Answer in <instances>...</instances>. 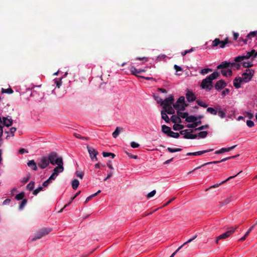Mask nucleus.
Listing matches in <instances>:
<instances>
[{"label":"nucleus","mask_w":257,"mask_h":257,"mask_svg":"<svg viewBox=\"0 0 257 257\" xmlns=\"http://www.w3.org/2000/svg\"><path fill=\"white\" fill-rule=\"evenodd\" d=\"M219 75V73L218 72L215 71L206 78L203 79L200 85L201 88L207 91L211 90L213 87L212 84L213 80L217 79Z\"/></svg>","instance_id":"nucleus-1"},{"label":"nucleus","mask_w":257,"mask_h":257,"mask_svg":"<svg viewBox=\"0 0 257 257\" xmlns=\"http://www.w3.org/2000/svg\"><path fill=\"white\" fill-rule=\"evenodd\" d=\"M253 70L249 69H246L245 72H244L242 75V77H236L235 81H236L237 80H239L240 82H248L251 80L253 76Z\"/></svg>","instance_id":"nucleus-2"},{"label":"nucleus","mask_w":257,"mask_h":257,"mask_svg":"<svg viewBox=\"0 0 257 257\" xmlns=\"http://www.w3.org/2000/svg\"><path fill=\"white\" fill-rule=\"evenodd\" d=\"M188 105L185 102V97L182 96L178 99L175 103H173V106L174 109L179 111L184 110Z\"/></svg>","instance_id":"nucleus-3"},{"label":"nucleus","mask_w":257,"mask_h":257,"mask_svg":"<svg viewBox=\"0 0 257 257\" xmlns=\"http://www.w3.org/2000/svg\"><path fill=\"white\" fill-rule=\"evenodd\" d=\"M47 157L49 163H51L53 165H55L63 161L62 158L58 157L57 153L55 152L49 154Z\"/></svg>","instance_id":"nucleus-4"},{"label":"nucleus","mask_w":257,"mask_h":257,"mask_svg":"<svg viewBox=\"0 0 257 257\" xmlns=\"http://www.w3.org/2000/svg\"><path fill=\"white\" fill-rule=\"evenodd\" d=\"M237 227H231L228 228V230L225 232L219 235L216 237L215 243L217 244L218 243V241L220 239H226L229 237L231 235H232L235 231Z\"/></svg>","instance_id":"nucleus-5"},{"label":"nucleus","mask_w":257,"mask_h":257,"mask_svg":"<svg viewBox=\"0 0 257 257\" xmlns=\"http://www.w3.org/2000/svg\"><path fill=\"white\" fill-rule=\"evenodd\" d=\"M228 43L229 41L228 38H226L224 41H221L219 38H216L213 41L211 46L212 48L219 46V48H223Z\"/></svg>","instance_id":"nucleus-6"},{"label":"nucleus","mask_w":257,"mask_h":257,"mask_svg":"<svg viewBox=\"0 0 257 257\" xmlns=\"http://www.w3.org/2000/svg\"><path fill=\"white\" fill-rule=\"evenodd\" d=\"M87 151L89 153L90 157L92 161H97V155L98 154V152L95 150L93 147L87 146Z\"/></svg>","instance_id":"nucleus-7"},{"label":"nucleus","mask_w":257,"mask_h":257,"mask_svg":"<svg viewBox=\"0 0 257 257\" xmlns=\"http://www.w3.org/2000/svg\"><path fill=\"white\" fill-rule=\"evenodd\" d=\"M174 101V98L173 96L170 95L168 98H166L165 100H163V102L161 103V105L163 106V108H164L171 106L173 104Z\"/></svg>","instance_id":"nucleus-8"},{"label":"nucleus","mask_w":257,"mask_h":257,"mask_svg":"<svg viewBox=\"0 0 257 257\" xmlns=\"http://www.w3.org/2000/svg\"><path fill=\"white\" fill-rule=\"evenodd\" d=\"M49 162L47 156L42 157L38 163V166L42 169L47 167L49 165Z\"/></svg>","instance_id":"nucleus-9"},{"label":"nucleus","mask_w":257,"mask_h":257,"mask_svg":"<svg viewBox=\"0 0 257 257\" xmlns=\"http://www.w3.org/2000/svg\"><path fill=\"white\" fill-rule=\"evenodd\" d=\"M226 83L223 80H220L216 82L214 85L215 89L219 90L224 88L226 86Z\"/></svg>","instance_id":"nucleus-10"},{"label":"nucleus","mask_w":257,"mask_h":257,"mask_svg":"<svg viewBox=\"0 0 257 257\" xmlns=\"http://www.w3.org/2000/svg\"><path fill=\"white\" fill-rule=\"evenodd\" d=\"M225 161H222V159L220 160V161H213V162H208V163H205L203 165H202L201 166H200L199 167H197L196 168H195L194 170H193L192 171H190L188 173V174L193 172L194 171H195L196 170H197V169H200L201 167H204V166H205L206 165H210V164H218V163H221V162H224Z\"/></svg>","instance_id":"nucleus-11"},{"label":"nucleus","mask_w":257,"mask_h":257,"mask_svg":"<svg viewBox=\"0 0 257 257\" xmlns=\"http://www.w3.org/2000/svg\"><path fill=\"white\" fill-rule=\"evenodd\" d=\"M3 123L5 126L9 127L12 125L13 120L11 117L9 116H8L7 117H3Z\"/></svg>","instance_id":"nucleus-12"},{"label":"nucleus","mask_w":257,"mask_h":257,"mask_svg":"<svg viewBox=\"0 0 257 257\" xmlns=\"http://www.w3.org/2000/svg\"><path fill=\"white\" fill-rule=\"evenodd\" d=\"M242 171H240L239 172H238L237 174H236L235 175H234V176H230L229 177H228V178H227L225 180L223 181H222L220 183H217L213 186H211L209 189H211V188H216V187H219L220 185H221V184H223L224 183H225V182H226L227 181L230 180L231 179H232L233 178H234L235 176H236L237 175H238L240 173H241ZM209 189H207L206 190V191H207Z\"/></svg>","instance_id":"nucleus-13"},{"label":"nucleus","mask_w":257,"mask_h":257,"mask_svg":"<svg viewBox=\"0 0 257 257\" xmlns=\"http://www.w3.org/2000/svg\"><path fill=\"white\" fill-rule=\"evenodd\" d=\"M56 165H57V166L54 169L53 172L56 173L57 175H58L59 173H61L64 171L63 162L62 161Z\"/></svg>","instance_id":"nucleus-14"},{"label":"nucleus","mask_w":257,"mask_h":257,"mask_svg":"<svg viewBox=\"0 0 257 257\" xmlns=\"http://www.w3.org/2000/svg\"><path fill=\"white\" fill-rule=\"evenodd\" d=\"M213 150H214L213 149H209L207 150L198 151V152H193V153H187L186 155L187 156H191V155L200 156V155L203 154L204 153L211 152V151H213Z\"/></svg>","instance_id":"nucleus-15"},{"label":"nucleus","mask_w":257,"mask_h":257,"mask_svg":"<svg viewBox=\"0 0 257 257\" xmlns=\"http://www.w3.org/2000/svg\"><path fill=\"white\" fill-rule=\"evenodd\" d=\"M186 97L189 102L193 101L196 99V96L194 93L189 90L186 94Z\"/></svg>","instance_id":"nucleus-16"},{"label":"nucleus","mask_w":257,"mask_h":257,"mask_svg":"<svg viewBox=\"0 0 257 257\" xmlns=\"http://www.w3.org/2000/svg\"><path fill=\"white\" fill-rule=\"evenodd\" d=\"M244 59H248L251 56H253L254 58L257 56V52H255V50H252L250 52H248L245 55H242Z\"/></svg>","instance_id":"nucleus-17"},{"label":"nucleus","mask_w":257,"mask_h":257,"mask_svg":"<svg viewBox=\"0 0 257 257\" xmlns=\"http://www.w3.org/2000/svg\"><path fill=\"white\" fill-rule=\"evenodd\" d=\"M231 64L229 62H227V61H223L221 62L220 64L217 66V69H224L225 68H227L231 66Z\"/></svg>","instance_id":"nucleus-18"},{"label":"nucleus","mask_w":257,"mask_h":257,"mask_svg":"<svg viewBox=\"0 0 257 257\" xmlns=\"http://www.w3.org/2000/svg\"><path fill=\"white\" fill-rule=\"evenodd\" d=\"M27 165L32 168L33 170L36 171L37 170V166L34 160H30L27 163Z\"/></svg>","instance_id":"nucleus-19"},{"label":"nucleus","mask_w":257,"mask_h":257,"mask_svg":"<svg viewBox=\"0 0 257 257\" xmlns=\"http://www.w3.org/2000/svg\"><path fill=\"white\" fill-rule=\"evenodd\" d=\"M162 131L169 136V134H171L172 131L171 128L165 124L162 125Z\"/></svg>","instance_id":"nucleus-20"},{"label":"nucleus","mask_w":257,"mask_h":257,"mask_svg":"<svg viewBox=\"0 0 257 257\" xmlns=\"http://www.w3.org/2000/svg\"><path fill=\"white\" fill-rule=\"evenodd\" d=\"M123 128L122 127H116L115 131L113 132L112 135V137L114 138H116L120 132L122 131H123Z\"/></svg>","instance_id":"nucleus-21"},{"label":"nucleus","mask_w":257,"mask_h":257,"mask_svg":"<svg viewBox=\"0 0 257 257\" xmlns=\"http://www.w3.org/2000/svg\"><path fill=\"white\" fill-rule=\"evenodd\" d=\"M170 119L173 123H175L181 122V119L178 115H173L171 117Z\"/></svg>","instance_id":"nucleus-22"},{"label":"nucleus","mask_w":257,"mask_h":257,"mask_svg":"<svg viewBox=\"0 0 257 257\" xmlns=\"http://www.w3.org/2000/svg\"><path fill=\"white\" fill-rule=\"evenodd\" d=\"M164 111L166 113H168L169 114H173L175 113V110L174 109L172 105L164 108Z\"/></svg>","instance_id":"nucleus-23"},{"label":"nucleus","mask_w":257,"mask_h":257,"mask_svg":"<svg viewBox=\"0 0 257 257\" xmlns=\"http://www.w3.org/2000/svg\"><path fill=\"white\" fill-rule=\"evenodd\" d=\"M130 71L131 72L132 74L137 76V77H140L141 76H139L138 75V74L140 73V71L139 70H137L135 66H131L130 68Z\"/></svg>","instance_id":"nucleus-24"},{"label":"nucleus","mask_w":257,"mask_h":257,"mask_svg":"<svg viewBox=\"0 0 257 257\" xmlns=\"http://www.w3.org/2000/svg\"><path fill=\"white\" fill-rule=\"evenodd\" d=\"M193 123L191 124H188L186 126L188 128H195L198 126L199 124L201 123V121L200 120L199 121H195L192 122Z\"/></svg>","instance_id":"nucleus-25"},{"label":"nucleus","mask_w":257,"mask_h":257,"mask_svg":"<svg viewBox=\"0 0 257 257\" xmlns=\"http://www.w3.org/2000/svg\"><path fill=\"white\" fill-rule=\"evenodd\" d=\"M221 74L224 76H231L232 74V72L231 69H228L225 70L224 69H222L221 71Z\"/></svg>","instance_id":"nucleus-26"},{"label":"nucleus","mask_w":257,"mask_h":257,"mask_svg":"<svg viewBox=\"0 0 257 257\" xmlns=\"http://www.w3.org/2000/svg\"><path fill=\"white\" fill-rule=\"evenodd\" d=\"M161 117L163 119H164L166 122L169 123L170 122V118L167 115V113L164 111V110H162L161 112Z\"/></svg>","instance_id":"nucleus-27"},{"label":"nucleus","mask_w":257,"mask_h":257,"mask_svg":"<svg viewBox=\"0 0 257 257\" xmlns=\"http://www.w3.org/2000/svg\"><path fill=\"white\" fill-rule=\"evenodd\" d=\"M185 120L188 122H192L197 120V117L193 115L189 116L188 115Z\"/></svg>","instance_id":"nucleus-28"},{"label":"nucleus","mask_w":257,"mask_h":257,"mask_svg":"<svg viewBox=\"0 0 257 257\" xmlns=\"http://www.w3.org/2000/svg\"><path fill=\"white\" fill-rule=\"evenodd\" d=\"M40 230L43 236H44L50 233L52 231V229L50 228H44Z\"/></svg>","instance_id":"nucleus-29"},{"label":"nucleus","mask_w":257,"mask_h":257,"mask_svg":"<svg viewBox=\"0 0 257 257\" xmlns=\"http://www.w3.org/2000/svg\"><path fill=\"white\" fill-rule=\"evenodd\" d=\"M207 111L211 114L216 115L217 113V108L215 109L213 107H208L207 108Z\"/></svg>","instance_id":"nucleus-30"},{"label":"nucleus","mask_w":257,"mask_h":257,"mask_svg":"<svg viewBox=\"0 0 257 257\" xmlns=\"http://www.w3.org/2000/svg\"><path fill=\"white\" fill-rule=\"evenodd\" d=\"M180 111V110L177 111V115L180 117V118L182 117L183 118H185V119H186L188 115V113L186 112H182Z\"/></svg>","instance_id":"nucleus-31"},{"label":"nucleus","mask_w":257,"mask_h":257,"mask_svg":"<svg viewBox=\"0 0 257 257\" xmlns=\"http://www.w3.org/2000/svg\"><path fill=\"white\" fill-rule=\"evenodd\" d=\"M79 184V182L77 179H74L72 181V187L73 189L76 190Z\"/></svg>","instance_id":"nucleus-32"},{"label":"nucleus","mask_w":257,"mask_h":257,"mask_svg":"<svg viewBox=\"0 0 257 257\" xmlns=\"http://www.w3.org/2000/svg\"><path fill=\"white\" fill-rule=\"evenodd\" d=\"M35 186V182L31 181L26 186V188L27 190L29 191H32L34 188Z\"/></svg>","instance_id":"nucleus-33"},{"label":"nucleus","mask_w":257,"mask_h":257,"mask_svg":"<svg viewBox=\"0 0 257 257\" xmlns=\"http://www.w3.org/2000/svg\"><path fill=\"white\" fill-rule=\"evenodd\" d=\"M242 66L244 68H249L253 66V64H252V61H244L242 63Z\"/></svg>","instance_id":"nucleus-34"},{"label":"nucleus","mask_w":257,"mask_h":257,"mask_svg":"<svg viewBox=\"0 0 257 257\" xmlns=\"http://www.w3.org/2000/svg\"><path fill=\"white\" fill-rule=\"evenodd\" d=\"M184 128V125L180 124H175L173 126L174 131H179Z\"/></svg>","instance_id":"nucleus-35"},{"label":"nucleus","mask_w":257,"mask_h":257,"mask_svg":"<svg viewBox=\"0 0 257 257\" xmlns=\"http://www.w3.org/2000/svg\"><path fill=\"white\" fill-rule=\"evenodd\" d=\"M217 112L218 115L222 118L225 117V113L221 109V108L219 107L217 108Z\"/></svg>","instance_id":"nucleus-36"},{"label":"nucleus","mask_w":257,"mask_h":257,"mask_svg":"<svg viewBox=\"0 0 257 257\" xmlns=\"http://www.w3.org/2000/svg\"><path fill=\"white\" fill-rule=\"evenodd\" d=\"M27 202H28V200L27 199H23L22 201L21 202H20L19 203V209H23L25 206L26 204L27 203Z\"/></svg>","instance_id":"nucleus-37"},{"label":"nucleus","mask_w":257,"mask_h":257,"mask_svg":"<svg viewBox=\"0 0 257 257\" xmlns=\"http://www.w3.org/2000/svg\"><path fill=\"white\" fill-rule=\"evenodd\" d=\"M24 196L25 193L24 192H21L16 196L15 198L18 200H21L24 199L23 198Z\"/></svg>","instance_id":"nucleus-38"},{"label":"nucleus","mask_w":257,"mask_h":257,"mask_svg":"<svg viewBox=\"0 0 257 257\" xmlns=\"http://www.w3.org/2000/svg\"><path fill=\"white\" fill-rule=\"evenodd\" d=\"M236 147V145H234V146H233L232 147H228V148H221V151H222L223 153H225V152H228L232 150V149H234Z\"/></svg>","instance_id":"nucleus-39"},{"label":"nucleus","mask_w":257,"mask_h":257,"mask_svg":"<svg viewBox=\"0 0 257 257\" xmlns=\"http://www.w3.org/2000/svg\"><path fill=\"white\" fill-rule=\"evenodd\" d=\"M207 135L208 132L207 131H202L198 134V137L200 138H204Z\"/></svg>","instance_id":"nucleus-40"},{"label":"nucleus","mask_w":257,"mask_h":257,"mask_svg":"<svg viewBox=\"0 0 257 257\" xmlns=\"http://www.w3.org/2000/svg\"><path fill=\"white\" fill-rule=\"evenodd\" d=\"M101 192L100 190H98L96 193L88 196L85 201V203L88 202L89 200H90L93 197L96 196L98 194H99Z\"/></svg>","instance_id":"nucleus-41"},{"label":"nucleus","mask_w":257,"mask_h":257,"mask_svg":"<svg viewBox=\"0 0 257 257\" xmlns=\"http://www.w3.org/2000/svg\"><path fill=\"white\" fill-rule=\"evenodd\" d=\"M102 155H103V156L104 157H107L111 156L112 157V158H114V157L115 156V154H113V153L105 152H103L102 153Z\"/></svg>","instance_id":"nucleus-42"},{"label":"nucleus","mask_w":257,"mask_h":257,"mask_svg":"<svg viewBox=\"0 0 257 257\" xmlns=\"http://www.w3.org/2000/svg\"><path fill=\"white\" fill-rule=\"evenodd\" d=\"M167 150L170 153H175V152L181 151L182 150V149H180V148H171L168 147L167 148Z\"/></svg>","instance_id":"nucleus-43"},{"label":"nucleus","mask_w":257,"mask_h":257,"mask_svg":"<svg viewBox=\"0 0 257 257\" xmlns=\"http://www.w3.org/2000/svg\"><path fill=\"white\" fill-rule=\"evenodd\" d=\"M197 103L200 106L206 108L207 107V104L204 102L203 101L201 100H197Z\"/></svg>","instance_id":"nucleus-44"},{"label":"nucleus","mask_w":257,"mask_h":257,"mask_svg":"<svg viewBox=\"0 0 257 257\" xmlns=\"http://www.w3.org/2000/svg\"><path fill=\"white\" fill-rule=\"evenodd\" d=\"M13 90L12 88H9L8 89H4L2 88V93H8V94H12L13 93Z\"/></svg>","instance_id":"nucleus-45"},{"label":"nucleus","mask_w":257,"mask_h":257,"mask_svg":"<svg viewBox=\"0 0 257 257\" xmlns=\"http://www.w3.org/2000/svg\"><path fill=\"white\" fill-rule=\"evenodd\" d=\"M242 82H240L239 80L235 81V79L233 81V85L236 88H239L240 87V84Z\"/></svg>","instance_id":"nucleus-46"},{"label":"nucleus","mask_w":257,"mask_h":257,"mask_svg":"<svg viewBox=\"0 0 257 257\" xmlns=\"http://www.w3.org/2000/svg\"><path fill=\"white\" fill-rule=\"evenodd\" d=\"M230 198H226L223 201L220 202L219 207H222L223 206H224V205L229 203L230 202Z\"/></svg>","instance_id":"nucleus-47"},{"label":"nucleus","mask_w":257,"mask_h":257,"mask_svg":"<svg viewBox=\"0 0 257 257\" xmlns=\"http://www.w3.org/2000/svg\"><path fill=\"white\" fill-rule=\"evenodd\" d=\"M43 236L41 233V232L40 230H39L35 235L34 238L33 239V240H35L38 239H40L41 237H42Z\"/></svg>","instance_id":"nucleus-48"},{"label":"nucleus","mask_w":257,"mask_h":257,"mask_svg":"<svg viewBox=\"0 0 257 257\" xmlns=\"http://www.w3.org/2000/svg\"><path fill=\"white\" fill-rule=\"evenodd\" d=\"M55 83L58 88H60L62 85V79L58 78L54 80Z\"/></svg>","instance_id":"nucleus-49"},{"label":"nucleus","mask_w":257,"mask_h":257,"mask_svg":"<svg viewBox=\"0 0 257 257\" xmlns=\"http://www.w3.org/2000/svg\"><path fill=\"white\" fill-rule=\"evenodd\" d=\"M212 69L210 68H204L203 69H202L201 71L200 72L201 74H207L210 72H212Z\"/></svg>","instance_id":"nucleus-50"},{"label":"nucleus","mask_w":257,"mask_h":257,"mask_svg":"<svg viewBox=\"0 0 257 257\" xmlns=\"http://www.w3.org/2000/svg\"><path fill=\"white\" fill-rule=\"evenodd\" d=\"M169 136L174 138H178L180 136L179 134L178 133H174L173 132H171V134H169Z\"/></svg>","instance_id":"nucleus-51"},{"label":"nucleus","mask_w":257,"mask_h":257,"mask_svg":"<svg viewBox=\"0 0 257 257\" xmlns=\"http://www.w3.org/2000/svg\"><path fill=\"white\" fill-rule=\"evenodd\" d=\"M193 132V130H191L190 132H187L184 136V138L186 139H191V136L192 135V133Z\"/></svg>","instance_id":"nucleus-52"},{"label":"nucleus","mask_w":257,"mask_h":257,"mask_svg":"<svg viewBox=\"0 0 257 257\" xmlns=\"http://www.w3.org/2000/svg\"><path fill=\"white\" fill-rule=\"evenodd\" d=\"M197 235L196 234L194 235L192 238H191L190 239H188L187 241L184 242L182 245H183V246H184V245L188 244V243L191 242L193 240H194L197 237Z\"/></svg>","instance_id":"nucleus-53"},{"label":"nucleus","mask_w":257,"mask_h":257,"mask_svg":"<svg viewBox=\"0 0 257 257\" xmlns=\"http://www.w3.org/2000/svg\"><path fill=\"white\" fill-rule=\"evenodd\" d=\"M175 199V198H173L172 199L169 200V201H168L166 203H164V204H163L161 206H160V207L158 208L157 209H160L161 208H163V207H165L166 206H167L168 204H169L172 201H173L174 199Z\"/></svg>","instance_id":"nucleus-54"},{"label":"nucleus","mask_w":257,"mask_h":257,"mask_svg":"<svg viewBox=\"0 0 257 257\" xmlns=\"http://www.w3.org/2000/svg\"><path fill=\"white\" fill-rule=\"evenodd\" d=\"M42 187H39L37 189H35L33 192V194L34 195H36L38 193H39L41 190H42Z\"/></svg>","instance_id":"nucleus-55"},{"label":"nucleus","mask_w":257,"mask_h":257,"mask_svg":"<svg viewBox=\"0 0 257 257\" xmlns=\"http://www.w3.org/2000/svg\"><path fill=\"white\" fill-rule=\"evenodd\" d=\"M243 60H244V57L243 56H238L234 59V61L236 62H240Z\"/></svg>","instance_id":"nucleus-56"},{"label":"nucleus","mask_w":257,"mask_h":257,"mask_svg":"<svg viewBox=\"0 0 257 257\" xmlns=\"http://www.w3.org/2000/svg\"><path fill=\"white\" fill-rule=\"evenodd\" d=\"M245 116L247 117L249 119H252L254 117L253 113L249 112H245Z\"/></svg>","instance_id":"nucleus-57"},{"label":"nucleus","mask_w":257,"mask_h":257,"mask_svg":"<svg viewBox=\"0 0 257 257\" xmlns=\"http://www.w3.org/2000/svg\"><path fill=\"white\" fill-rule=\"evenodd\" d=\"M57 175L56 173L53 172L48 179L51 182L52 180H55Z\"/></svg>","instance_id":"nucleus-58"},{"label":"nucleus","mask_w":257,"mask_h":257,"mask_svg":"<svg viewBox=\"0 0 257 257\" xmlns=\"http://www.w3.org/2000/svg\"><path fill=\"white\" fill-rule=\"evenodd\" d=\"M246 124L249 127H252L254 125V122L250 120L246 121Z\"/></svg>","instance_id":"nucleus-59"},{"label":"nucleus","mask_w":257,"mask_h":257,"mask_svg":"<svg viewBox=\"0 0 257 257\" xmlns=\"http://www.w3.org/2000/svg\"><path fill=\"white\" fill-rule=\"evenodd\" d=\"M154 97L157 102L161 105V103L163 102L162 99L158 96L154 95Z\"/></svg>","instance_id":"nucleus-60"},{"label":"nucleus","mask_w":257,"mask_h":257,"mask_svg":"<svg viewBox=\"0 0 257 257\" xmlns=\"http://www.w3.org/2000/svg\"><path fill=\"white\" fill-rule=\"evenodd\" d=\"M208 127V125H202L199 127L195 128V131H201Z\"/></svg>","instance_id":"nucleus-61"},{"label":"nucleus","mask_w":257,"mask_h":257,"mask_svg":"<svg viewBox=\"0 0 257 257\" xmlns=\"http://www.w3.org/2000/svg\"><path fill=\"white\" fill-rule=\"evenodd\" d=\"M229 92V89L228 88L225 89L221 92V95L223 97H224L226 94H228Z\"/></svg>","instance_id":"nucleus-62"},{"label":"nucleus","mask_w":257,"mask_h":257,"mask_svg":"<svg viewBox=\"0 0 257 257\" xmlns=\"http://www.w3.org/2000/svg\"><path fill=\"white\" fill-rule=\"evenodd\" d=\"M156 193V190H153L152 191H151V192H150L148 194L147 197L149 198L152 197L153 196H154L155 195Z\"/></svg>","instance_id":"nucleus-63"},{"label":"nucleus","mask_w":257,"mask_h":257,"mask_svg":"<svg viewBox=\"0 0 257 257\" xmlns=\"http://www.w3.org/2000/svg\"><path fill=\"white\" fill-rule=\"evenodd\" d=\"M131 146L133 148H138L140 146V145L135 142H132L131 143Z\"/></svg>","instance_id":"nucleus-64"}]
</instances>
